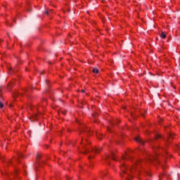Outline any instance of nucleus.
<instances>
[{"instance_id": "nucleus-1", "label": "nucleus", "mask_w": 180, "mask_h": 180, "mask_svg": "<svg viewBox=\"0 0 180 180\" xmlns=\"http://www.w3.org/2000/svg\"><path fill=\"white\" fill-rule=\"evenodd\" d=\"M135 141H136V143H139V144H141L142 146H144V141H143L140 136H136Z\"/></svg>"}, {"instance_id": "nucleus-2", "label": "nucleus", "mask_w": 180, "mask_h": 180, "mask_svg": "<svg viewBox=\"0 0 180 180\" xmlns=\"http://www.w3.org/2000/svg\"><path fill=\"white\" fill-rule=\"evenodd\" d=\"M102 150V148H91L92 153H95L96 154H99Z\"/></svg>"}, {"instance_id": "nucleus-3", "label": "nucleus", "mask_w": 180, "mask_h": 180, "mask_svg": "<svg viewBox=\"0 0 180 180\" xmlns=\"http://www.w3.org/2000/svg\"><path fill=\"white\" fill-rule=\"evenodd\" d=\"M41 158V155L40 153H38L36 156V161L38 165H40V164H41V162H40Z\"/></svg>"}, {"instance_id": "nucleus-4", "label": "nucleus", "mask_w": 180, "mask_h": 180, "mask_svg": "<svg viewBox=\"0 0 180 180\" xmlns=\"http://www.w3.org/2000/svg\"><path fill=\"white\" fill-rule=\"evenodd\" d=\"M109 158H111L112 160H114V161H116V158H115V153H111L110 155H107V158H106L107 162Z\"/></svg>"}, {"instance_id": "nucleus-5", "label": "nucleus", "mask_w": 180, "mask_h": 180, "mask_svg": "<svg viewBox=\"0 0 180 180\" xmlns=\"http://www.w3.org/2000/svg\"><path fill=\"white\" fill-rule=\"evenodd\" d=\"M160 36L162 39H165L167 37V34H165L164 32H161L160 33Z\"/></svg>"}, {"instance_id": "nucleus-6", "label": "nucleus", "mask_w": 180, "mask_h": 180, "mask_svg": "<svg viewBox=\"0 0 180 180\" xmlns=\"http://www.w3.org/2000/svg\"><path fill=\"white\" fill-rule=\"evenodd\" d=\"M88 153H91V150L88 149V147L84 146V150L83 151V154H88Z\"/></svg>"}, {"instance_id": "nucleus-7", "label": "nucleus", "mask_w": 180, "mask_h": 180, "mask_svg": "<svg viewBox=\"0 0 180 180\" xmlns=\"http://www.w3.org/2000/svg\"><path fill=\"white\" fill-rule=\"evenodd\" d=\"M154 160H157V157H155V156H152V157L149 158V161H150V162H153V161H154Z\"/></svg>"}, {"instance_id": "nucleus-8", "label": "nucleus", "mask_w": 180, "mask_h": 180, "mask_svg": "<svg viewBox=\"0 0 180 180\" xmlns=\"http://www.w3.org/2000/svg\"><path fill=\"white\" fill-rule=\"evenodd\" d=\"M158 139H161V135H160L159 134H156L155 135V139L158 140Z\"/></svg>"}, {"instance_id": "nucleus-9", "label": "nucleus", "mask_w": 180, "mask_h": 180, "mask_svg": "<svg viewBox=\"0 0 180 180\" xmlns=\"http://www.w3.org/2000/svg\"><path fill=\"white\" fill-rule=\"evenodd\" d=\"M92 71L94 74H98L99 72V70H98V68H94Z\"/></svg>"}, {"instance_id": "nucleus-10", "label": "nucleus", "mask_w": 180, "mask_h": 180, "mask_svg": "<svg viewBox=\"0 0 180 180\" xmlns=\"http://www.w3.org/2000/svg\"><path fill=\"white\" fill-rule=\"evenodd\" d=\"M123 168H124V169H123ZM121 169L124 174H126V172L124 171V169H126V165H123L122 167H121Z\"/></svg>"}, {"instance_id": "nucleus-11", "label": "nucleus", "mask_w": 180, "mask_h": 180, "mask_svg": "<svg viewBox=\"0 0 180 180\" xmlns=\"http://www.w3.org/2000/svg\"><path fill=\"white\" fill-rule=\"evenodd\" d=\"M129 158H131V156L128 155L127 156H123V159L124 160H127V159H129Z\"/></svg>"}, {"instance_id": "nucleus-12", "label": "nucleus", "mask_w": 180, "mask_h": 180, "mask_svg": "<svg viewBox=\"0 0 180 180\" xmlns=\"http://www.w3.org/2000/svg\"><path fill=\"white\" fill-rule=\"evenodd\" d=\"M46 15H50V13H53V11L50 10L49 11L45 12Z\"/></svg>"}, {"instance_id": "nucleus-13", "label": "nucleus", "mask_w": 180, "mask_h": 180, "mask_svg": "<svg viewBox=\"0 0 180 180\" xmlns=\"http://www.w3.org/2000/svg\"><path fill=\"white\" fill-rule=\"evenodd\" d=\"M18 157H19L20 158H23V154H22V153H18Z\"/></svg>"}, {"instance_id": "nucleus-14", "label": "nucleus", "mask_w": 180, "mask_h": 180, "mask_svg": "<svg viewBox=\"0 0 180 180\" xmlns=\"http://www.w3.org/2000/svg\"><path fill=\"white\" fill-rule=\"evenodd\" d=\"M0 108L2 109L4 108V103L0 101Z\"/></svg>"}, {"instance_id": "nucleus-15", "label": "nucleus", "mask_w": 180, "mask_h": 180, "mask_svg": "<svg viewBox=\"0 0 180 180\" xmlns=\"http://www.w3.org/2000/svg\"><path fill=\"white\" fill-rule=\"evenodd\" d=\"M97 137H98V139H99V140H102V137H101L99 136H98Z\"/></svg>"}, {"instance_id": "nucleus-16", "label": "nucleus", "mask_w": 180, "mask_h": 180, "mask_svg": "<svg viewBox=\"0 0 180 180\" xmlns=\"http://www.w3.org/2000/svg\"><path fill=\"white\" fill-rule=\"evenodd\" d=\"M82 92L83 94L85 93V90L82 89Z\"/></svg>"}, {"instance_id": "nucleus-17", "label": "nucleus", "mask_w": 180, "mask_h": 180, "mask_svg": "<svg viewBox=\"0 0 180 180\" xmlns=\"http://www.w3.org/2000/svg\"><path fill=\"white\" fill-rule=\"evenodd\" d=\"M61 113H62L63 115H65V112H64L63 111H62Z\"/></svg>"}, {"instance_id": "nucleus-18", "label": "nucleus", "mask_w": 180, "mask_h": 180, "mask_svg": "<svg viewBox=\"0 0 180 180\" xmlns=\"http://www.w3.org/2000/svg\"><path fill=\"white\" fill-rule=\"evenodd\" d=\"M84 131H89V130H88V129H84Z\"/></svg>"}, {"instance_id": "nucleus-19", "label": "nucleus", "mask_w": 180, "mask_h": 180, "mask_svg": "<svg viewBox=\"0 0 180 180\" xmlns=\"http://www.w3.org/2000/svg\"><path fill=\"white\" fill-rule=\"evenodd\" d=\"M90 158H92V156L89 157V160H90Z\"/></svg>"}, {"instance_id": "nucleus-20", "label": "nucleus", "mask_w": 180, "mask_h": 180, "mask_svg": "<svg viewBox=\"0 0 180 180\" xmlns=\"http://www.w3.org/2000/svg\"><path fill=\"white\" fill-rule=\"evenodd\" d=\"M0 160H2V156L0 155Z\"/></svg>"}, {"instance_id": "nucleus-21", "label": "nucleus", "mask_w": 180, "mask_h": 180, "mask_svg": "<svg viewBox=\"0 0 180 180\" xmlns=\"http://www.w3.org/2000/svg\"><path fill=\"white\" fill-rule=\"evenodd\" d=\"M108 131H110V129H109V128H108Z\"/></svg>"}, {"instance_id": "nucleus-22", "label": "nucleus", "mask_w": 180, "mask_h": 180, "mask_svg": "<svg viewBox=\"0 0 180 180\" xmlns=\"http://www.w3.org/2000/svg\"><path fill=\"white\" fill-rule=\"evenodd\" d=\"M8 162H10V163H11V161H9Z\"/></svg>"}, {"instance_id": "nucleus-23", "label": "nucleus", "mask_w": 180, "mask_h": 180, "mask_svg": "<svg viewBox=\"0 0 180 180\" xmlns=\"http://www.w3.org/2000/svg\"><path fill=\"white\" fill-rule=\"evenodd\" d=\"M127 180H129V179H127Z\"/></svg>"}]
</instances>
